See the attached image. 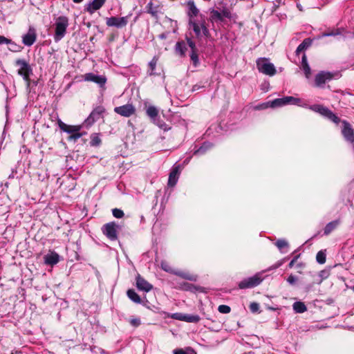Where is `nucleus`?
<instances>
[{
    "label": "nucleus",
    "instance_id": "obj_1",
    "mask_svg": "<svg viewBox=\"0 0 354 354\" xmlns=\"http://www.w3.org/2000/svg\"><path fill=\"white\" fill-rule=\"evenodd\" d=\"M226 19L230 20L232 19V14L227 6H223L222 9H209V20L212 24H225Z\"/></svg>",
    "mask_w": 354,
    "mask_h": 354
},
{
    "label": "nucleus",
    "instance_id": "obj_2",
    "mask_svg": "<svg viewBox=\"0 0 354 354\" xmlns=\"http://www.w3.org/2000/svg\"><path fill=\"white\" fill-rule=\"evenodd\" d=\"M15 66L19 67L17 74L21 76L28 86L30 84V76L32 75V68L29 62L24 59H17L15 62Z\"/></svg>",
    "mask_w": 354,
    "mask_h": 354
},
{
    "label": "nucleus",
    "instance_id": "obj_3",
    "mask_svg": "<svg viewBox=\"0 0 354 354\" xmlns=\"http://www.w3.org/2000/svg\"><path fill=\"white\" fill-rule=\"evenodd\" d=\"M160 267L161 268L170 274H175L182 279L191 281H196L198 279V276L196 274H194L192 273H190L189 272L180 270H176L174 269L169 262L166 261H162L160 263Z\"/></svg>",
    "mask_w": 354,
    "mask_h": 354
},
{
    "label": "nucleus",
    "instance_id": "obj_4",
    "mask_svg": "<svg viewBox=\"0 0 354 354\" xmlns=\"http://www.w3.org/2000/svg\"><path fill=\"white\" fill-rule=\"evenodd\" d=\"M68 25V18L66 16H60L56 19L55 23V33L53 35L55 42L60 41L64 37Z\"/></svg>",
    "mask_w": 354,
    "mask_h": 354
},
{
    "label": "nucleus",
    "instance_id": "obj_5",
    "mask_svg": "<svg viewBox=\"0 0 354 354\" xmlns=\"http://www.w3.org/2000/svg\"><path fill=\"white\" fill-rule=\"evenodd\" d=\"M310 109L326 117L334 123L338 124L341 120L332 111L322 104H313L310 106Z\"/></svg>",
    "mask_w": 354,
    "mask_h": 354
},
{
    "label": "nucleus",
    "instance_id": "obj_6",
    "mask_svg": "<svg viewBox=\"0 0 354 354\" xmlns=\"http://www.w3.org/2000/svg\"><path fill=\"white\" fill-rule=\"evenodd\" d=\"M118 230L119 225L114 221L105 223L101 228L103 234L111 241L118 239Z\"/></svg>",
    "mask_w": 354,
    "mask_h": 354
},
{
    "label": "nucleus",
    "instance_id": "obj_7",
    "mask_svg": "<svg viewBox=\"0 0 354 354\" xmlns=\"http://www.w3.org/2000/svg\"><path fill=\"white\" fill-rule=\"evenodd\" d=\"M257 67L260 73L269 76H273L277 73L274 64L268 62L266 57H261L257 60Z\"/></svg>",
    "mask_w": 354,
    "mask_h": 354
},
{
    "label": "nucleus",
    "instance_id": "obj_8",
    "mask_svg": "<svg viewBox=\"0 0 354 354\" xmlns=\"http://www.w3.org/2000/svg\"><path fill=\"white\" fill-rule=\"evenodd\" d=\"M263 281L261 275L259 274H256L255 275L244 279L241 281H240L238 284V286L240 289H248L252 288L257 286H259Z\"/></svg>",
    "mask_w": 354,
    "mask_h": 354
},
{
    "label": "nucleus",
    "instance_id": "obj_9",
    "mask_svg": "<svg viewBox=\"0 0 354 354\" xmlns=\"http://www.w3.org/2000/svg\"><path fill=\"white\" fill-rule=\"evenodd\" d=\"M146 12L155 19H158L160 15H164L163 5L160 3H153L151 0L146 6Z\"/></svg>",
    "mask_w": 354,
    "mask_h": 354
},
{
    "label": "nucleus",
    "instance_id": "obj_10",
    "mask_svg": "<svg viewBox=\"0 0 354 354\" xmlns=\"http://www.w3.org/2000/svg\"><path fill=\"white\" fill-rule=\"evenodd\" d=\"M105 109L102 106H98L95 108L90 113L88 117L85 120L84 124L86 127H91L102 118V114L104 113Z\"/></svg>",
    "mask_w": 354,
    "mask_h": 354
},
{
    "label": "nucleus",
    "instance_id": "obj_11",
    "mask_svg": "<svg viewBox=\"0 0 354 354\" xmlns=\"http://www.w3.org/2000/svg\"><path fill=\"white\" fill-rule=\"evenodd\" d=\"M129 17H111L106 19V24L109 27L122 28L127 26Z\"/></svg>",
    "mask_w": 354,
    "mask_h": 354
},
{
    "label": "nucleus",
    "instance_id": "obj_12",
    "mask_svg": "<svg viewBox=\"0 0 354 354\" xmlns=\"http://www.w3.org/2000/svg\"><path fill=\"white\" fill-rule=\"evenodd\" d=\"M114 112L122 117L129 118L136 114V109L134 105L127 103L124 105L115 107Z\"/></svg>",
    "mask_w": 354,
    "mask_h": 354
},
{
    "label": "nucleus",
    "instance_id": "obj_13",
    "mask_svg": "<svg viewBox=\"0 0 354 354\" xmlns=\"http://www.w3.org/2000/svg\"><path fill=\"white\" fill-rule=\"evenodd\" d=\"M172 318L188 323H198L201 320V317L198 315H190L180 313H174L172 315Z\"/></svg>",
    "mask_w": 354,
    "mask_h": 354
},
{
    "label": "nucleus",
    "instance_id": "obj_14",
    "mask_svg": "<svg viewBox=\"0 0 354 354\" xmlns=\"http://www.w3.org/2000/svg\"><path fill=\"white\" fill-rule=\"evenodd\" d=\"M84 80L86 82H93L98 84L100 87H103L106 82V78L105 76L97 75L93 73H88L84 75Z\"/></svg>",
    "mask_w": 354,
    "mask_h": 354
},
{
    "label": "nucleus",
    "instance_id": "obj_15",
    "mask_svg": "<svg viewBox=\"0 0 354 354\" xmlns=\"http://www.w3.org/2000/svg\"><path fill=\"white\" fill-rule=\"evenodd\" d=\"M343 129L342 133L346 140L351 143L354 142V130L349 122L346 120L342 121Z\"/></svg>",
    "mask_w": 354,
    "mask_h": 354
},
{
    "label": "nucleus",
    "instance_id": "obj_16",
    "mask_svg": "<svg viewBox=\"0 0 354 354\" xmlns=\"http://www.w3.org/2000/svg\"><path fill=\"white\" fill-rule=\"evenodd\" d=\"M36 39L37 33L33 27H30L28 32L22 37L23 44L27 46H32L35 42Z\"/></svg>",
    "mask_w": 354,
    "mask_h": 354
},
{
    "label": "nucleus",
    "instance_id": "obj_17",
    "mask_svg": "<svg viewBox=\"0 0 354 354\" xmlns=\"http://www.w3.org/2000/svg\"><path fill=\"white\" fill-rule=\"evenodd\" d=\"M136 287L140 291L149 292L153 289V285L149 283L144 277L138 274L136 277Z\"/></svg>",
    "mask_w": 354,
    "mask_h": 354
},
{
    "label": "nucleus",
    "instance_id": "obj_18",
    "mask_svg": "<svg viewBox=\"0 0 354 354\" xmlns=\"http://www.w3.org/2000/svg\"><path fill=\"white\" fill-rule=\"evenodd\" d=\"M333 75L329 72L322 71L316 75L315 78V84L317 86H322L327 81L332 80Z\"/></svg>",
    "mask_w": 354,
    "mask_h": 354
},
{
    "label": "nucleus",
    "instance_id": "obj_19",
    "mask_svg": "<svg viewBox=\"0 0 354 354\" xmlns=\"http://www.w3.org/2000/svg\"><path fill=\"white\" fill-rule=\"evenodd\" d=\"M180 176V166H175L169 173L168 179V186L174 187L176 185Z\"/></svg>",
    "mask_w": 354,
    "mask_h": 354
},
{
    "label": "nucleus",
    "instance_id": "obj_20",
    "mask_svg": "<svg viewBox=\"0 0 354 354\" xmlns=\"http://www.w3.org/2000/svg\"><path fill=\"white\" fill-rule=\"evenodd\" d=\"M188 7V11L187 12L189 17V20H194L195 17H197L200 12L199 9L195 5L193 0H189L187 3Z\"/></svg>",
    "mask_w": 354,
    "mask_h": 354
},
{
    "label": "nucleus",
    "instance_id": "obj_21",
    "mask_svg": "<svg viewBox=\"0 0 354 354\" xmlns=\"http://www.w3.org/2000/svg\"><path fill=\"white\" fill-rule=\"evenodd\" d=\"M58 125L62 131L71 134L76 131H80L81 129V126L80 125H68L63 122L61 120H58Z\"/></svg>",
    "mask_w": 354,
    "mask_h": 354
},
{
    "label": "nucleus",
    "instance_id": "obj_22",
    "mask_svg": "<svg viewBox=\"0 0 354 354\" xmlns=\"http://www.w3.org/2000/svg\"><path fill=\"white\" fill-rule=\"evenodd\" d=\"M105 2L106 0H93L87 5L85 10L90 14H93L95 11L100 9Z\"/></svg>",
    "mask_w": 354,
    "mask_h": 354
},
{
    "label": "nucleus",
    "instance_id": "obj_23",
    "mask_svg": "<svg viewBox=\"0 0 354 354\" xmlns=\"http://www.w3.org/2000/svg\"><path fill=\"white\" fill-rule=\"evenodd\" d=\"M158 62V57L154 56L148 64L147 74L149 76L160 75V73L156 72V66Z\"/></svg>",
    "mask_w": 354,
    "mask_h": 354
},
{
    "label": "nucleus",
    "instance_id": "obj_24",
    "mask_svg": "<svg viewBox=\"0 0 354 354\" xmlns=\"http://www.w3.org/2000/svg\"><path fill=\"white\" fill-rule=\"evenodd\" d=\"M59 254L55 252H51L50 254H48L44 256V263L46 265L54 266L59 262Z\"/></svg>",
    "mask_w": 354,
    "mask_h": 354
},
{
    "label": "nucleus",
    "instance_id": "obj_25",
    "mask_svg": "<svg viewBox=\"0 0 354 354\" xmlns=\"http://www.w3.org/2000/svg\"><path fill=\"white\" fill-rule=\"evenodd\" d=\"M301 68L303 69L305 76L307 78H309L311 75V69L310 66L308 64L307 61V57L305 53L302 55V60H301Z\"/></svg>",
    "mask_w": 354,
    "mask_h": 354
},
{
    "label": "nucleus",
    "instance_id": "obj_26",
    "mask_svg": "<svg viewBox=\"0 0 354 354\" xmlns=\"http://www.w3.org/2000/svg\"><path fill=\"white\" fill-rule=\"evenodd\" d=\"M178 289L185 291H190L192 292H194L196 290L201 289V288L197 287L192 283L187 282H182L179 284Z\"/></svg>",
    "mask_w": 354,
    "mask_h": 354
},
{
    "label": "nucleus",
    "instance_id": "obj_27",
    "mask_svg": "<svg viewBox=\"0 0 354 354\" xmlns=\"http://www.w3.org/2000/svg\"><path fill=\"white\" fill-rule=\"evenodd\" d=\"M312 44V40L310 38H306L303 41L297 46L295 53L298 55L301 52L305 50Z\"/></svg>",
    "mask_w": 354,
    "mask_h": 354
},
{
    "label": "nucleus",
    "instance_id": "obj_28",
    "mask_svg": "<svg viewBox=\"0 0 354 354\" xmlns=\"http://www.w3.org/2000/svg\"><path fill=\"white\" fill-rule=\"evenodd\" d=\"M339 224V220L333 221L328 223L324 230V235H329L334 230H335Z\"/></svg>",
    "mask_w": 354,
    "mask_h": 354
},
{
    "label": "nucleus",
    "instance_id": "obj_29",
    "mask_svg": "<svg viewBox=\"0 0 354 354\" xmlns=\"http://www.w3.org/2000/svg\"><path fill=\"white\" fill-rule=\"evenodd\" d=\"M189 26L192 27L193 30L197 38L201 37V27L200 25V21L197 22L195 19L189 20Z\"/></svg>",
    "mask_w": 354,
    "mask_h": 354
},
{
    "label": "nucleus",
    "instance_id": "obj_30",
    "mask_svg": "<svg viewBox=\"0 0 354 354\" xmlns=\"http://www.w3.org/2000/svg\"><path fill=\"white\" fill-rule=\"evenodd\" d=\"M127 295L128 297L136 304H140L142 302V299L140 297L136 292L133 289H129L127 292Z\"/></svg>",
    "mask_w": 354,
    "mask_h": 354
},
{
    "label": "nucleus",
    "instance_id": "obj_31",
    "mask_svg": "<svg viewBox=\"0 0 354 354\" xmlns=\"http://www.w3.org/2000/svg\"><path fill=\"white\" fill-rule=\"evenodd\" d=\"M293 310L297 313H303L307 310L305 304L302 301H296L292 305Z\"/></svg>",
    "mask_w": 354,
    "mask_h": 354
},
{
    "label": "nucleus",
    "instance_id": "obj_32",
    "mask_svg": "<svg viewBox=\"0 0 354 354\" xmlns=\"http://www.w3.org/2000/svg\"><path fill=\"white\" fill-rule=\"evenodd\" d=\"M187 50V44L184 41H178L176 44V51L180 54V56H185Z\"/></svg>",
    "mask_w": 354,
    "mask_h": 354
},
{
    "label": "nucleus",
    "instance_id": "obj_33",
    "mask_svg": "<svg viewBox=\"0 0 354 354\" xmlns=\"http://www.w3.org/2000/svg\"><path fill=\"white\" fill-rule=\"evenodd\" d=\"M146 113L151 119L154 120L158 115V110L154 106H149Z\"/></svg>",
    "mask_w": 354,
    "mask_h": 354
},
{
    "label": "nucleus",
    "instance_id": "obj_34",
    "mask_svg": "<svg viewBox=\"0 0 354 354\" xmlns=\"http://www.w3.org/2000/svg\"><path fill=\"white\" fill-rule=\"evenodd\" d=\"M102 140L99 137V134L94 133L91 135L90 145L92 147H98L101 145Z\"/></svg>",
    "mask_w": 354,
    "mask_h": 354
},
{
    "label": "nucleus",
    "instance_id": "obj_35",
    "mask_svg": "<svg viewBox=\"0 0 354 354\" xmlns=\"http://www.w3.org/2000/svg\"><path fill=\"white\" fill-rule=\"evenodd\" d=\"M268 104H269V106L272 108L279 107L286 105L283 97L274 99V100L269 102Z\"/></svg>",
    "mask_w": 354,
    "mask_h": 354
},
{
    "label": "nucleus",
    "instance_id": "obj_36",
    "mask_svg": "<svg viewBox=\"0 0 354 354\" xmlns=\"http://www.w3.org/2000/svg\"><path fill=\"white\" fill-rule=\"evenodd\" d=\"M201 19L200 20V25L201 27V31L203 32V34L207 37L209 36V31L207 28L205 19L203 17L202 15H201Z\"/></svg>",
    "mask_w": 354,
    "mask_h": 354
},
{
    "label": "nucleus",
    "instance_id": "obj_37",
    "mask_svg": "<svg viewBox=\"0 0 354 354\" xmlns=\"http://www.w3.org/2000/svg\"><path fill=\"white\" fill-rule=\"evenodd\" d=\"M210 144H203L200 148H198L194 152V154L198 156L203 155L207 152V151L210 148Z\"/></svg>",
    "mask_w": 354,
    "mask_h": 354
},
{
    "label": "nucleus",
    "instance_id": "obj_38",
    "mask_svg": "<svg viewBox=\"0 0 354 354\" xmlns=\"http://www.w3.org/2000/svg\"><path fill=\"white\" fill-rule=\"evenodd\" d=\"M316 260L319 264H324L326 263V255L325 251L320 250L317 253Z\"/></svg>",
    "mask_w": 354,
    "mask_h": 354
},
{
    "label": "nucleus",
    "instance_id": "obj_39",
    "mask_svg": "<svg viewBox=\"0 0 354 354\" xmlns=\"http://www.w3.org/2000/svg\"><path fill=\"white\" fill-rule=\"evenodd\" d=\"M190 59H191V61L192 62V64L194 66H197L199 64L198 50L191 52Z\"/></svg>",
    "mask_w": 354,
    "mask_h": 354
},
{
    "label": "nucleus",
    "instance_id": "obj_40",
    "mask_svg": "<svg viewBox=\"0 0 354 354\" xmlns=\"http://www.w3.org/2000/svg\"><path fill=\"white\" fill-rule=\"evenodd\" d=\"M283 99L286 105L288 104H297L300 102V99L292 96H286L284 97Z\"/></svg>",
    "mask_w": 354,
    "mask_h": 354
},
{
    "label": "nucleus",
    "instance_id": "obj_41",
    "mask_svg": "<svg viewBox=\"0 0 354 354\" xmlns=\"http://www.w3.org/2000/svg\"><path fill=\"white\" fill-rule=\"evenodd\" d=\"M112 214L113 216L117 218H121L124 215V212L122 209L118 208L113 209Z\"/></svg>",
    "mask_w": 354,
    "mask_h": 354
},
{
    "label": "nucleus",
    "instance_id": "obj_42",
    "mask_svg": "<svg viewBox=\"0 0 354 354\" xmlns=\"http://www.w3.org/2000/svg\"><path fill=\"white\" fill-rule=\"evenodd\" d=\"M218 310L221 313L227 314L230 313L231 308L227 305H220L218 308Z\"/></svg>",
    "mask_w": 354,
    "mask_h": 354
},
{
    "label": "nucleus",
    "instance_id": "obj_43",
    "mask_svg": "<svg viewBox=\"0 0 354 354\" xmlns=\"http://www.w3.org/2000/svg\"><path fill=\"white\" fill-rule=\"evenodd\" d=\"M275 245L279 250H282L283 248L288 247V243L286 240L279 239L275 243Z\"/></svg>",
    "mask_w": 354,
    "mask_h": 354
},
{
    "label": "nucleus",
    "instance_id": "obj_44",
    "mask_svg": "<svg viewBox=\"0 0 354 354\" xmlns=\"http://www.w3.org/2000/svg\"><path fill=\"white\" fill-rule=\"evenodd\" d=\"M186 40H187V45L191 48V52L198 50L195 42L191 38L186 37Z\"/></svg>",
    "mask_w": 354,
    "mask_h": 354
},
{
    "label": "nucleus",
    "instance_id": "obj_45",
    "mask_svg": "<svg viewBox=\"0 0 354 354\" xmlns=\"http://www.w3.org/2000/svg\"><path fill=\"white\" fill-rule=\"evenodd\" d=\"M249 308L252 313H257L259 310V304L257 302H252L249 306Z\"/></svg>",
    "mask_w": 354,
    "mask_h": 354
},
{
    "label": "nucleus",
    "instance_id": "obj_46",
    "mask_svg": "<svg viewBox=\"0 0 354 354\" xmlns=\"http://www.w3.org/2000/svg\"><path fill=\"white\" fill-rule=\"evenodd\" d=\"M82 136V133H80L79 131H76L73 133H72L71 136H69L68 137V140H77V139H79L80 138H81Z\"/></svg>",
    "mask_w": 354,
    "mask_h": 354
},
{
    "label": "nucleus",
    "instance_id": "obj_47",
    "mask_svg": "<svg viewBox=\"0 0 354 354\" xmlns=\"http://www.w3.org/2000/svg\"><path fill=\"white\" fill-rule=\"evenodd\" d=\"M3 44H14V42L11 39H8L3 35H0V45Z\"/></svg>",
    "mask_w": 354,
    "mask_h": 354
},
{
    "label": "nucleus",
    "instance_id": "obj_48",
    "mask_svg": "<svg viewBox=\"0 0 354 354\" xmlns=\"http://www.w3.org/2000/svg\"><path fill=\"white\" fill-rule=\"evenodd\" d=\"M129 322L133 326L135 327H138L141 324L140 319L139 318H132L130 319Z\"/></svg>",
    "mask_w": 354,
    "mask_h": 354
},
{
    "label": "nucleus",
    "instance_id": "obj_49",
    "mask_svg": "<svg viewBox=\"0 0 354 354\" xmlns=\"http://www.w3.org/2000/svg\"><path fill=\"white\" fill-rule=\"evenodd\" d=\"M296 280L297 278L292 274H290L287 279V281L291 285H294L296 282Z\"/></svg>",
    "mask_w": 354,
    "mask_h": 354
},
{
    "label": "nucleus",
    "instance_id": "obj_50",
    "mask_svg": "<svg viewBox=\"0 0 354 354\" xmlns=\"http://www.w3.org/2000/svg\"><path fill=\"white\" fill-rule=\"evenodd\" d=\"M299 256H300V254H298V255L295 256V257H294V258L290 261V263H289V264H288V267H289L290 268H292L295 266V263L297 262V261L298 258L299 257Z\"/></svg>",
    "mask_w": 354,
    "mask_h": 354
},
{
    "label": "nucleus",
    "instance_id": "obj_51",
    "mask_svg": "<svg viewBox=\"0 0 354 354\" xmlns=\"http://www.w3.org/2000/svg\"><path fill=\"white\" fill-rule=\"evenodd\" d=\"M174 354H185V351L183 348H178L174 351Z\"/></svg>",
    "mask_w": 354,
    "mask_h": 354
},
{
    "label": "nucleus",
    "instance_id": "obj_52",
    "mask_svg": "<svg viewBox=\"0 0 354 354\" xmlns=\"http://www.w3.org/2000/svg\"><path fill=\"white\" fill-rule=\"evenodd\" d=\"M185 354H196V353L194 351V350L190 348H188L186 351H185Z\"/></svg>",
    "mask_w": 354,
    "mask_h": 354
},
{
    "label": "nucleus",
    "instance_id": "obj_53",
    "mask_svg": "<svg viewBox=\"0 0 354 354\" xmlns=\"http://www.w3.org/2000/svg\"><path fill=\"white\" fill-rule=\"evenodd\" d=\"M268 105H266L265 104H260V105H258L256 109H265L266 107H268Z\"/></svg>",
    "mask_w": 354,
    "mask_h": 354
},
{
    "label": "nucleus",
    "instance_id": "obj_54",
    "mask_svg": "<svg viewBox=\"0 0 354 354\" xmlns=\"http://www.w3.org/2000/svg\"><path fill=\"white\" fill-rule=\"evenodd\" d=\"M303 266H304V263H299L297 265V267L299 268H303Z\"/></svg>",
    "mask_w": 354,
    "mask_h": 354
},
{
    "label": "nucleus",
    "instance_id": "obj_55",
    "mask_svg": "<svg viewBox=\"0 0 354 354\" xmlns=\"http://www.w3.org/2000/svg\"><path fill=\"white\" fill-rule=\"evenodd\" d=\"M74 3H80L82 2L84 0H73Z\"/></svg>",
    "mask_w": 354,
    "mask_h": 354
},
{
    "label": "nucleus",
    "instance_id": "obj_56",
    "mask_svg": "<svg viewBox=\"0 0 354 354\" xmlns=\"http://www.w3.org/2000/svg\"><path fill=\"white\" fill-rule=\"evenodd\" d=\"M324 274H325V271L323 270V271L320 272L319 275L321 277H323V276H324Z\"/></svg>",
    "mask_w": 354,
    "mask_h": 354
},
{
    "label": "nucleus",
    "instance_id": "obj_57",
    "mask_svg": "<svg viewBox=\"0 0 354 354\" xmlns=\"http://www.w3.org/2000/svg\"><path fill=\"white\" fill-rule=\"evenodd\" d=\"M110 41H112L114 40V36L113 35H111L110 37H109V39Z\"/></svg>",
    "mask_w": 354,
    "mask_h": 354
},
{
    "label": "nucleus",
    "instance_id": "obj_58",
    "mask_svg": "<svg viewBox=\"0 0 354 354\" xmlns=\"http://www.w3.org/2000/svg\"><path fill=\"white\" fill-rule=\"evenodd\" d=\"M90 41H91V42H93V41H94V37H91L90 38Z\"/></svg>",
    "mask_w": 354,
    "mask_h": 354
},
{
    "label": "nucleus",
    "instance_id": "obj_59",
    "mask_svg": "<svg viewBox=\"0 0 354 354\" xmlns=\"http://www.w3.org/2000/svg\"><path fill=\"white\" fill-rule=\"evenodd\" d=\"M297 8H298L300 10H302V9L301 8V6H299V4H297Z\"/></svg>",
    "mask_w": 354,
    "mask_h": 354
},
{
    "label": "nucleus",
    "instance_id": "obj_60",
    "mask_svg": "<svg viewBox=\"0 0 354 354\" xmlns=\"http://www.w3.org/2000/svg\"><path fill=\"white\" fill-rule=\"evenodd\" d=\"M352 289H353V290L354 291V286H353Z\"/></svg>",
    "mask_w": 354,
    "mask_h": 354
}]
</instances>
